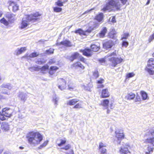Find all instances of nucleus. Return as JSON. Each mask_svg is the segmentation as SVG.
Wrapping results in <instances>:
<instances>
[{
	"label": "nucleus",
	"instance_id": "1",
	"mask_svg": "<svg viewBox=\"0 0 154 154\" xmlns=\"http://www.w3.org/2000/svg\"><path fill=\"white\" fill-rule=\"evenodd\" d=\"M26 137L28 143L34 146L40 144L43 140L42 135L38 132H29L27 134Z\"/></svg>",
	"mask_w": 154,
	"mask_h": 154
},
{
	"label": "nucleus",
	"instance_id": "2",
	"mask_svg": "<svg viewBox=\"0 0 154 154\" xmlns=\"http://www.w3.org/2000/svg\"><path fill=\"white\" fill-rule=\"evenodd\" d=\"M42 15V14L38 11H36L35 13L30 14L26 15V20H22L21 23V25L20 27V29H23L26 27L29 24L27 22H31L32 23L36 22L39 19V17Z\"/></svg>",
	"mask_w": 154,
	"mask_h": 154
},
{
	"label": "nucleus",
	"instance_id": "3",
	"mask_svg": "<svg viewBox=\"0 0 154 154\" xmlns=\"http://www.w3.org/2000/svg\"><path fill=\"white\" fill-rule=\"evenodd\" d=\"M67 105L69 106H74L73 108L74 109H81L82 108V101L77 98L72 99L66 103Z\"/></svg>",
	"mask_w": 154,
	"mask_h": 154
},
{
	"label": "nucleus",
	"instance_id": "4",
	"mask_svg": "<svg viewBox=\"0 0 154 154\" xmlns=\"http://www.w3.org/2000/svg\"><path fill=\"white\" fill-rule=\"evenodd\" d=\"M108 60L109 61V66L112 67H116L118 64L123 61V59L121 57H112L109 58Z\"/></svg>",
	"mask_w": 154,
	"mask_h": 154
},
{
	"label": "nucleus",
	"instance_id": "5",
	"mask_svg": "<svg viewBox=\"0 0 154 154\" xmlns=\"http://www.w3.org/2000/svg\"><path fill=\"white\" fill-rule=\"evenodd\" d=\"M116 7H117L118 8H119L118 6L116 4L115 1L114 0H109L101 10L103 11H108L110 12L112 10V7H114L116 9Z\"/></svg>",
	"mask_w": 154,
	"mask_h": 154
},
{
	"label": "nucleus",
	"instance_id": "6",
	"mask_svg": "<svg viewBox=\"0 0 154 154\" xmlns=\"http://www.w3.org/2000/svg\"><path fill=\"white\" fill-rule=\"evenodd\" d=\"M131 146L128 143H126L123 144L119 150L120 154H131L130 150Z\"/></svg>",
	"mask_w": 154,
	"mask_h": 154
},
{
	"label": "nucleus",
	"instance_id": "7",
	"mask_svg": "<svg viewBox=\"0 0 154 154\" xmlns=\"http://www.w3.org/2000/svg\"><path fill=\"white\" fill-rule=\"evenodd\" d=\"M149 135L152 136V137L147 138L144 141L145 143H150L154 146V129H151L148 131Z\"/></svg>",
	"mask_w": 154,
	"mask_h": 154
},
{
	"label": "nucleus",
	"instance_id": "8",
	"mask_svg": "<svg viewBox=\"0 0 154 154\" xmlns=\"http://www.w3.org/2000/svg\"><path fill=\"white\" fill-rule=\"evenodd\" d=\"M80 51L82 53L83 55L87 57H91L93 55L92 50L89 48H86L83 50H81Z\"/></svg>",
	"mask_w": 154,
	"mask_h": 154
},
{
	"label": "nucleus",
	"instance_id": "9",
	"mask_svg": "<svg viewBox=\"0 0 154 154\" xmlns=\"http://www.w3.org/2000/svg\"><path fill=\"white\" fill-rule=\"evenodd\" d=\"M113 42L111 40H106L103 43V48L107 50L109 48H111L114 45Z\"/></svg>",
	"mask_w": 154,
	"mask_h": 154
},
{
	"label": "nucleus",
	"instance_id": "10",
	"mask_svg": "<svg viewBox=\"0 0 154 154\" xmlns=\"http://www.w3.org/2000/svg\"><path fill=\"white\" fill-rule=\"evenodd\" d=\"M116 137L118 140H121L125 138V135L123 131L121 130H118L115 131Z\"/></svg>",
	"mask_w": 154,
	"mask_h": 154
},
{
	"label": "nucleus",
	"instance_id": "11",
	"mask_svg": "<svg viewBox=\"0 0 154 154\" xmlns=\"http://www.w3.org/2000/svg\"><path fill=\"white\" fill-rule=\"evenodd\" d=\"M71 67L73 69H77L79 68L81 69H84L85 68V66L79 61H77L72 64L71 66Z\"/></svg>",
	"mask_w": 154,
	"mask_h": 154
},
{
	"label": "nucleus",
	"instance_id": "12",
	"mask_svg": "<svg viewBox=\"0 0 154 154\" xmlns=\"http://www.w3.org/2000/svg\"><path fill=\"white\" fill-rule=\"evenodd\" d=\"M56 45H62L66 47H69L72 46L71 42L67 39L62 41L59 43H57Z\"/></svg>",
	"mask_w": 154,
	"mask_h": 154
},
{
	"label": "nucleus",
	"instance_id": "13",
	"mask_svg": "<svg viewBox=\"0 0 154 154\" xmlns=\"http://www.w3.org/2000/svg\"><path fill=\"white\" fill-rule=\"evenodd\" d=\"M90 48L93 52H97L100 49V44L97 42L92 44L90 46Z\"/></svg>",
	"mask_w": 154,
	"mask_h": 154
},
{
	"label": "nucleus",
	"instance_id": "14",
	"mask_svg": "<svg viewBox=\"0 0 154 154\" xmlns=\"http://www.w3.org/2000/svg\"><path fill=\"white\" fill-rule=\"evenodd\" d=\"M110 96V94L107 88L102 90L101 92L100 97L101 98H106L109 97Z\"/></svg>",
	"mask_w": 154,
	"mask_h": 154
},
{
	"label": "nucleus",
	"instance_id": "15",
	"mask_svg": "<svg viewBox=\"0 0 154 154\" xmlns=\"http://www.w3.org/2000/svg\"><path fill=\"white\" fill-rule=\"evenodd\" d=\"M9 6H12V10L16 12L19 9V6L16 2L11 1H9L8 2Z\"/></svg>",
	"mask_w": 154,
	"mask_h": 154
},
{
	"label": "nucleus",
	"instance_id": "16",
	"mask_svg": "<svg viewBox=\"0 0 154 154\" xmlns=\"http://www.w3.org/2000/svg\"><path fill=\"white\" fill-rule=\"evenodd\" d=\"M121 3H120L119 2H116L115 1L116 4L118 6L119 8H117V7H116V10H120L121 9L122 7L125 5L128 2V0H119Z\"/></svg>",
	"mask_w": 154,
	"mask_h": 154
},
{
	"label": "nucleus",
	"instance_id": "17",
	"mask_svg": "<svg viewBox=\"0 0 154 154\" xmlns=\"http://www.w3.org/2000/svg\"><path fill=\"white\" fill-rule=\"evenodd\" d=\"M2 113L6 117H10L12 115V112L11 110L9 109L4 108L2 111Z\"/></svg>",
	"mask_w": 154,
	"mask_h": 154
},
{
	"label": "nucleus",
	"instance_id": "18",
	"mask_svg": "<svg viewBox=\"0 0 154 154\" xmlns=\"http://www.w3.org/2000/svg\"><path fill=\"white\" fill-rule=\"evenodd\" d=\"M107 32V28L105 27H103L100 32L98 33L97 35L100 38H103L105 37Z\"/></svg>",
	"mask_w": 154,
	"mask_h": 154
},
{
	"label": "nucleus",
	"instance_id": "19",
	"mask_svg": "<svg viewBox=\"0 0 154 154\" xmlns=\"http://www.w3.org/2000/svg\"><path fill=\"white\" fill-rule=\"evenodd\" d=\"M49 66L48 65L46 64L42 66L41 68H39L38 67H37L35 68V69L36 70H40L42 72L45 73V72L49 69Z\"/></svg>",
	"mask_w": 154,
	"mask_h": 154
},
{
	"label": "nucleus",
	"instance_id": "20",
	"mask_svg": "<svg viewBox=\"0 0 154 154\" xmlns=\"http://www.w3.org/2000/svg\"><path fill=\"white\" fill-rule=\"evenodd\" d=\"M104 15L103 13H100L97 14L95 17L94 19L98 22H100L102 21L103 19Z\"/></svg>",
	"mask_w": 154,
	"mask_h": 154
},
{
	"label": "nucleus",
	"instance_id": "21",
	"mask_svg": "<svg viewBox=\"0 0 154 154\" xmlns=\"http://www.w3.org/2000/svg\"><path fill=\"white\" fill-rule=\"evenodd\" d=\"M79 54L77 52H74L69 57V60L71 62L78 58L79 56Z\"/></svg>",
	"mask_w": 154,
	"mask_h": 154
},
{
	"label": "nucleus",
	"instance_id": "22",
	"mask_svg": "<svg viewBox=\"0 0 154 154\" xmlns=\"http://www.w3.org/2000/svg\"><path fill=\"white\" fill-rule=\"evenodd\" d=\"M135 97V94L131 92L128 93L125 96V99L128 100H133Z\"/></svg>",
	"mask_w": 154,
	"mask_h": 154
},
{
	"label": "nucleus",
	"instance_id": "23",
	"mask_svg": "<svg viewBox=\"0 0 154 154\" xmlns=\"http://www.w3.org/2000/svg\"><path fill=\"white\" fill-rule=\"evenodd\" d=\"M154 148L150 145H148L145 150V154H151L153 152Z\"/></svg>",
	"mask_w": 154,
	"mask_h": 154
},
{
	"label": "nucleus",
	"instance_id": "24",
	"mask_svg": "<svg viewBox=\"0 0 154 154\" xmlns=\"http://www.w3.org/2000/svg\"><path fill=\"white\" fill-rule=\"evenodd\" d=\"M59 69L58 67L55 66H52L50 67L49 71V73L51 75L53 74L54 73V72Z\"/></svg>",
	"mask_w": 154,
	"mask_h": 154
},
{
	"label": "nucleus",
	"instance_id": "25",
	"mask_svg": "<svg viewBox=\"0 0 154 154\" xmlns=\"http://www.w3.org/2000/svg\"><path fill=\"white\" fill-rule=\"evenodd\" d=\"M147 66L154 69V59L150 58L149 59L147 64Z\"/></svg>",
	"mask_w": 154,
	"mask_h": 154
},
{
	"label": "nucleus",
	"instance_id": "26",
	"mask_svg": "<svg viewBox=\"0 0 154 154\" xmlns=\"http://www.w3.org/2000/svg\"><path fill=\"white\" fill-rule=\"evenodd\" d=\"M109 100L108 99H105L103 100L100 105L105 107H108L109 103Z\"/></svg>",
	"mask_w": 154,
	"mask_h": 154
},
{
	"label": "nucleus",
	"instance_id": "27",
	"mask_svg": "<svg viewBox=\"0 0 154 154\" xmlns=\"http://www.w3.org/2000/svg\"><path fill=\"white\" fill-rule=\"evenodd\" d=\"M19 100L25 102L26 100V95L22 92L20 93L18 95Z\"/></svg>",
	"mask_w": 154,
	"mask_h": 154
},
{
	"label": "nucleus",
	"instance_id": "28",
	"mask_svg": "<svg viewBox=\"0 0 154 154\" xmlns=\"http://www.w3.org/2000/svg\"><path fill=\"white\" fill-rule=\"evenodd\" d=\"M74 32L76 34H79L80 35H87L85 33V32L80 28L75 30L74 31Z\"/></svg>",
	"mask_w": 154,
	"mask_h": 154
},
{
	"label": "nucleus",
	"instance_id": "29",
	"mask_svg": "<svg viewBox=\"0 0 154 154\" xmlns=\"http://www.w3.org/2000/svg\"><path fill=\"white\" fill-rule=\"evenodd\" d=\"M2 129L5 131H8L9 129V126L8 123L5 122L2 123L1 126Z\"/></svg>",
	"mask_w": 154,
	"mask_h": 154
},
{
	"label": "nucleus",
	"instance_id": "30",
	"mask_svg": "<svg viewBox=\"0 0 154 154\" xmlns=\"http://www.w3.org/2000/svg\"><path fill=\"white\" fill-rule=\"evenodd\" d=\"M26 47H22L18 49L16 51V54L17 55H19L24 52L26 50Z\"/></svg>",
	"mask_w": 154,
	"mask_h": 154
},
{
	"label": "nucleus",
	"instance_id": "31",
	"mask_svg": "<svg viewBox=\"0 0 154 154\" xmlns=\"http://www.w3.org/2000/svg\"><path fill=\"white\" fill-rule=\"evenodd\" d=\"M140 94L143 100H145L148 98L147 94L145 92L143 91H140Z\"/></svg>",
	"mask_w": 154,
	"mask_h": 154
},
{
	"label": "nucleus",
	"instance_id": "32",
	"mask_svg": "<svg viewBox=\"0 0 154 154\" xmlns=\"http://www.w3.org/2000/svg\"><path fill=\"white\" fill-rule=\"evenodd\" d=\"M65 2V1L62 2L60 0H58L55 2V5L57 6L61 7L63 6V4Z\"/></svg>",
	"mask_w": 154,
	"mask_h": 154
},
{
	"label": "nucleus",
	"instance_id": "33",
	"mask_svg": "<svg viewBox=\"0 0 154 154\" xmlns=\"http://www.w3.org/2000/svg\"><path fill=\"white\" fill-rule=\"evenodd\" d=\"M1 23L3 24L4 25L7 26H8L9 23L4 17L2 18L0 20Z\"/></svg>",
	"mask_w": 154,
	"mask_h": 154
},
{
	"label": "nucleus",
	"instance_id": "34",
	"mask_svg": "<svg viewBox=\"0 0 154 154\" xmlns=\"http://www.w3.org/2000/svg\"><path fill=\"white\" fill-rule=\"evenodd\" d=\"M53 11L55 12H60L62 10V8L60 7L56 6L53 8Z\"/></svg>",
	"mask_w": 154,
	"mask_h": 154
},
{
	"label": "nucleus",
	"instance_id": "35",
	"mask_svg": "<svg viewBox=\"0 0 154 154\" xmlns=\"http://www.w3.org/2000/svg\"><path fill=\"white\" fill-rule=\"evenodd\" d=\"M48 141L47 140L44 141L38 147V149H40L45 147L48 144Z\"/></svg>",
	"mask_w": 154,
	"mask_h": 154
},
{
	"label": "nucleus",
	"instance_id": "36",
	"mask_svg": "<svg viewBox=\"0 0 154 154\" xmlns=\"http://www.w3.org/2000/svg\"><path fill=\"white\" fill-rule=\"evenodd\" d=\"M60 143L57 144V145L60 147L62 146L66 143V140L65 138L64 139H60Z\"/></svg>",
	"mask_w": 154,
	"mask_h": 154
},
{
	"label": "nucleus",
	"instance_id": "37",
	"mask_svg": "<svg viewBox=\"0 0 154 154\" xmlns=\"http://www.w3.org/2000/svg\"><path fill=\"white\" fill-rule=\"evenodd\" d=\"M145 69L149 73V75H154V70H152L148 68L147 67H145Z\"/></svg>",
	"mask_w": 154,
	"mask_h": 154
},
{
	"label": "nucleus",
	"instance_id": "38",
	"mask_svg": "<svg viewBox=\"0 0 154 154\" xmlns=\"http://www.w3.org/2000/svg\"><path fill=\"white\" fill-rule=\"evenodd\" d=\"M54 49L50 48L49 49L46 50L45 52L48 54H51L54 53Z\"/></svg>",
	"mask_w": 154,
	"mask_h": 154
},
{
	"label": "nucleus",
	"instance_id": "39",
	"mask_svg": "<svg viewBox=\"0 0 154 154\" xmlns=\"http://www.w3.org/2000/svg\"><path fill=\"white\" fill-rule=\"evenodd\" d=\"M71 146L70 145L68 144L65 146L64 147H62L60 148L61 149H64L65 150H67L70 149Z\"/></svg>",
	"mask_w": 154,
	"mask_h": 154
},
{
	"label": "nucleus",
	"instance_id": "40",
	"mask_svg": "<svg viewBox=\"0 0 154 154\" xmlns=\"http://www.w3.org/2000/svg\"><path fill=\"white\" fill-rule=\"evenodd\" d=\"M39 54L36 52H34L31 53L29 55V57H34L38 56Z\"/></svg>",
	"mask_w": 154,
	"mask_h": 154
},
{
	"label": "nucleus",
	"instance_id": "41",
	"mask_svg": "<svg viewBox=\"0 0 154 154\" xmlns=\"http://www.w3.org/2000/svg\"><path fill=\"white\" fill-rule=\"evenodd\" d=\"M79 60L80 61L85 64L87 63L86 62V59L84 57L81 56H79Z\"/></svg>",
	"mask_w": 154,
	"mask_h": 154
},
{
	"label": "nucleus",
	"instance_id": "42",
	"mask_svg": "<svg viewBox=\"0 0 154 154\" xmlns=\"http://www.w3.org/2000/svg\"><path fill=\"white\" fill-rule=\"evenodd\" d=\"M134 75V74L133 72H130L127 74L126 75V78H129L133 77Z\"/></svg>",
	"mask_w": 154,
	"mask_h": 154
},
{
	"label": "nucleus",
	"instance_id": "43",
	"mask_svg": "<svg viewBox=\"0 0 154 154\" xmlns=\"http://www.w3.org/2000/svg\"><path fill=\"white\" fill-rule=\"evenodd\" d=\"M93 75L95 78H97L99 75V72L97 71H95L93 72Z\"/></svg>",
	"mask_w": 154,
	"mask_h": 154
},
{
	"label": "nucleus",
	"instance_id": "44",
	"mask_svg": "<svg viewBox=\"0 0 154 154\" xmlns=\"http://www.w3.org/2000/svg\"><path fill=\"white\" fill-rule=\"evenodd\" d=\"M117 56V54L116 53V51H114L113 52H112L109 54H108L106 57H111L112 56Z\"/></svg>",
	"mask_w": 154,
	"mask_h": 154
},
{
	"label": "nucleus",
	"instance_id": "45",
	"mask_svg": "<svg viewBox=\"0 0 154 154\" xmlns=\"http://www.w3.org/2000/svg\"><path fill=\"white\" fill-rule=\"evenodd\" d=\"M154 39V33L152 34L148 38V41L150 42L152 41Z\"/></svg>",
	"mask_w": 154,
	"mask_h": 154
},
{
	"label": "nucleus",
	"instance_id": "46",
	"mask_svg": "<svg viewBox=\"0 0 154 154\" xmlns=\"http://www.w3.org/2000/svg\"><path fill=\"white\" fill-rule=\"evenodd\" d=\"M129 33H125L123 34V36L122 37V39H127L128 37L129 36Z\"/></svg>",
	"mask_w": 154,
	"mask_h": 154
},
{
	"label": "nucleus",
	"instance_id": "47",
	"mask_svg": "<svg viewBox=\"0 0 154 154\" xmlns=\"http://www.w3.org/2000/svg\"><path fill=\"white\" fill-rule=\"evenodd\" d=\"M106 146L105 144L103 143L102 142H100L99 143L98 148L99 149H102L103 147H106Z\"/></svg>",
	"mask_w": 154,
	"mask_h": 154
},
{
	"label": "nucleus",
	"instance_id": "48",
	"mask_svg": "<svg viewBox=\"0 0 154 154\" xmlns=\"http://www.w3.org/2000/svg\"><path fill=\"white\" fill-rule=\"evenodd\" d=\"M101 154H107V150L106 149L102 148L100 151Z\"/></svg>",
	"mask_w": 154,
	"mask_h": 154
},
{
	"label": "nucleus",
	"instance_id": "49",
	"mask_svg": "<svg viewBox=\"0 0 154 154\" xmlns=\"http://www.w3.org/2000/svg\"><path fill=\"white\" fill-rule=\"evenodd\" d=\"M141 101V99L139 95H137L135 99L134 100L135 102H140Z\"/></svg>",
	"mask_w": 154,
	"mask_h": 154
},
{
	"label": "nucleus",
	"instance_id": "50",
	"mask_svg": "<svg viewBox=\"0 0 154 154\" xmlns=\"http://www.w3.org/2000/svg\"><path fill=\"white\" fill-rule=\"evenodd\" d=\"M6 17L9 20L11 19L13 17V14H6Z\"/></svg>",
	"mask_w": 154,
	"mask_h": 154
},
{
	"label": "nucleus",
	"instance_id": "51",
	"mask_svg": "<svg viewBox=\"0 0 154 154\" xmlns=\"http://www.w3.org/2000/svg\"><path fill=\"white\" fill-rule=\"evenodd\" d=\"M5 116L2 113L1 114V112H0V119L2 121H4L6 119Z\"/></svg>",
	"mask_w": 154,
	"mask_h": 154
},
{
	"label": "nucleus",
	"instance_id": "52",
	"mask_svg": "<svg viewBox=\"0 0 154 154\" xmlns=\"http://www.w3.org/2000/svg\"><path fill=\"white\" fill-rule=\"evenodd\" d=\"M104 82V79L103 78H100V79L97 81V83L99 84H101Z\"/></svg>",
	"mask_w": 154,
	"mask_h": 154
},
{
	"label": "nucleus",
	"instance_id": "53",
	"mask_svg": "<svg viewBox=\"0 0 154 154\" xmlns=\"http://www.w3.org/2000/svg\"><path fill=\"white\" fill-rule=\"evenodd\" d=\"M128 45V43L127 42L123 41L122 44V47H127Z\"/></svg>",
	"mask_w": 154,
	"mask_h": 154
},
{
	"label": "nucleus",
	"instance_id": "54",
	"mask_svg": "<svg viewBox=\"0 0 154 154\" xmlns=\"http://www.w3.org/2000/svg\"><path fill=\"white\" fill-rule=\"evenodd\" d=\"M98 61L100 63H104L106 62L105 59L104 58L100 59L98 60Z\"/></svg>",
	"mask_w": 154,
	"mask_h": 154
},
{
	"label": "nucleus",
	"instance_id": "55",
	"mask_svg": "<svg viewBox=\"0 0 154 154\" xmlns=\"http://www.w3.org/2000/svg\"><path fill=\"white\" fill-rule=\"evenodd\" d=\"M55 63V61L54 59H51L48 62V63L50 64H52Z\"/></svg>",
	"mask_w": 154,
	"mask_h": 154
},
{
	"label": "nucleus",
	"instance_id": "56",
	"mask_svg": "<svg viewBox=\"0 0 154 154\" xmlns=\"http://www.w3.org/2000/svg\"><path fill=\"white\" fill-rule=\"evenodd\" d=\"M111 22L113 23H114L116 22L115 17L113 16L112 17Z\"/></svg>",
	"mask_w": 154,
	"mask_h": 154
},
{
	"label": "nucleus",
	"instance_id": "57",
	"mask_svg": "<svg viewBox=\"0 0 154 154\" xmlns=\"http://www.w3.org/2000/svg\"><path fill=\"white\" fill-rule=\"evenodd\" d=\"M92 29H87L85 31H84V32H85V33H86V32H88V33H90V32H91L92 30Z\"/></svg>",
	"mask_w": 154,
	"mask_h": 154
},
{
	"label": "nucleus",
	"instance_id": "58",
	"mask_svg": "<svg viewBox=\"0 0 154 154\" xmlns=\"http://www.w3.org/2000/svg\"><path fill=\"white\" fill-rule=\"evenodd\" d=\"M106 109V112L107 114H109L110 112V110L109 109L108 107H105Z\"/></svg>",
	"mask_w": 154,
	"mask_h": 154
},
{
	"label": "nucleus",
	"instance_id": "59",
	"mask_svg": "<svg viewBox=\"0 0 154 154\" xmlns=\"http://www.w3.org/2000/svg\"><path fill=\"white\" fill-rule=\"evenodd\" d=\"M104 87V85H98L97 87L98 88H103Z\"/></svg>",
	"mask_w": 154,
	"mask_h": 154
},
{
	"label": "nucleus",
	"instance_id": "60",
	"mask_svg": "<svg viewBox=\"0 0 154 154\" xmlns=\"http://www.w3.org/2000/svg\"><path fill=\"white\" fill-rule=\"evenodd\" d=\"M57 101H58V100L56 98H55V99H54V103L56 104H57Z\"/></svg>",
	"mask_w": 154,
	"mask_h": 154
},
{
	"label": "nucleus",
	"instance_id": "61",
	"mask_svg": "<svg viewBox=\"0 0 154 154\" xmlns=\"http://www.w3.org/2000/svg\"><path fill=\"white\" fill-rule=\"evenodd\" d=\"M68 89L69 90H73L74 89V88L73 87H72L69 86Z\"/></svg>",
	"mask_w": 154,
	"mask_h": 154
},
{
	"label": "nucleus",
	"instance_id": "62",
	"mask_svg": "<svg viewBox=\"0 0 154 154\" xmlns=\"http://www.w3.org/2000/svg\"><path fill=\"white\" fill-rule=\"evenodd\" d=\"M3 154H12L10 152H8V151H6L5 152H4Z\"/></svg>",
	"mask_w": 154,
	"mask_h": 154
},
{
	"label": "nucleus",
	"instance_id": "63",
	"mask_svg": "<svg viewBox=\"0 0 154 154\" xmlns=\"http://www.w3.org/2000/svg\"><path fill=\"white\" fill-rule=\"evenodd\" d=\"M3 14L2 11L0 10V17H1Z\"/></svg>",
	"mask_w": 154,
	"mask_h": 154
},
{
	"label": "nucleus",
	"instance_id": "64",
	"mask_svg": "<svg viewBox=\"0 0 154 154\" xmlns=\"http://www.w3.org/2000/svg\"><path fill=\"white\" fill-rule=\"evenodd\" d=\"M150 0H148L147 1L146 4V5H148L149 4V3H150Z\"/></svg>",
	"mask_w": 154,
	"mask_h": 154
}]
</instances>
